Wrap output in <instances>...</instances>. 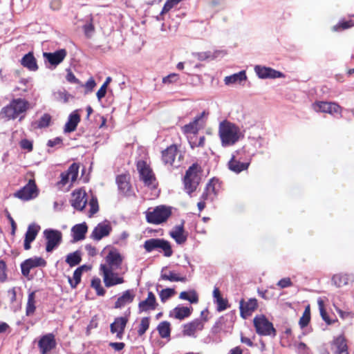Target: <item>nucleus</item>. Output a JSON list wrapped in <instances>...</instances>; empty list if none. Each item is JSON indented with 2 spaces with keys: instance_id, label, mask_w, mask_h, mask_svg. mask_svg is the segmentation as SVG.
Listing matches in <instances>:
<instances>
[{
  "instance_id": "24",
  "label": "nucleus",
  "mask_w": 354,
  "mask_h": 354,
  "mask_svg": "<svg viewBox=\"0 0 354 354\" xmlns=\"http://www.w3.org/2000/svg\"><path fill=\"white\" fill-rule=\"evenodd\" d=\"M177 153V147L175 145H171L166 149L162 151V160L165 165H171L175 160Z\"/></svg>"
},
{
  "instance_id": "42",
  "label": "nucleus",
  "mask_w": 354,
  "mask_h": 354,
  "mask_svg": "<svg viewBox=\"0 0 354 354\" xmlns=\"http://www.w3.org/2000/svg\"><path fill=\"white\" fill-rule=\"evenodd\" d=\"M318 304H319L321 317H322V319L327 324V325H331V324H334L335 322H337V319H331L329 318L326 311L324 309V302L322 299L318 300Z\"/></svg>"
},
{
  "instance_id": "33",
  "label": "nucleus",
  "mask_w": 354,
  "mask_h": 354,
  "mask_svg": "<svg viewBox=\"0 0 354 354\" xmlns=\"http://www.w3.org/2000/svg\"><path fill=\"white\" fill-rule=\"evenodd\" d=\"M221 53H223V51L215 50L214 53H212L211 51L193 53L192 55L200 61H205L209 59H214L218 57Z\"/></svg>"
},
{
  "instance_id": "2",
  "label": "nucleus",
  "mask_w": 354,
  "mask_h": 354,
  "mask_svg": "<svg viewBox=\"0 0 354 354\" xmlns=\"http://www.w3.org/2000/svg\"><path fill=\"white\" fill-rule=\"evenodd\" d=\"M199 166L198 164H193L185 172L183 178V183L185 192L191 196L192 193L196 191L201 180L198 174Z\"/></svg>"
},
{
  "instance_id": "19",
  "label": "nucleus",
  "mask_w": 354,
  "mask_h": 354,
  "mask_svg": "<svg viewBox=\"0 0 354 354\" xmlns=\"http://www.w3.org/2000/svg\"><path fill=\"white\" fill-rule=\"evenodd\" d=\"M111 230L112 228L109 223H100L93 230L91 238L95 241H100L102 238L109 236Z\"/></svg>"
},
{
  "instance_id": "31",
  "label": "nucleus",
  "mask_w": 354,
  "mask_h": 354,
  "mask_svg": "<svg viewBox=\"0 0 354 354\" xmlns=\"http://www.w3.org/2000/svg\"><path fill=\"white\" fill-rule=\"evenodd\" d=\"M204 115H205V112H203L201 114L196 116L192 122L183 126V131L185 133L196 134L199 129L198 127V121L202 119V118L203 117Z\"/></svg>"
},
{
  "instance_id": "53",
  "label": "nucleus",
  "mask_w": 354,
  "mask_h": 354,
  "mask_svg": "<svg viewBox=\"0 0 354 354\" xmlns=\"http://www.w3.org/2000/svg\"><path fill=\"white\" fill-rule=\"evenodd\" d=\"M90 205V216L95 214L99 209L97 200L93 197L89 201Z\"/></svg>"
},
{
  "instance_id": "10",
  "label": "nucleus",
  "mask_w": 354,
  "mask_h": 354,
  "mask_svg": "<svg viewBox=\"0 0 354 354\" xmlns=\"http://www.w3.org/2000/svg\"><path fill=\"white\" fill-rule=\"evenodd\" d=\"M313 109L317 112L327 113L331 115L340 113L341 106L335 102H317L313 104Z\"/></svg>"
},
{
  "instance_id": "38",
  "label": "nucleus",
  "mask_w": 354,
  "mask_h": 354,
  "mask_svg": "<svg viewBox=\"0 0 354 354\" xmlns=\"http://www.w3.org/2000/svg\"><path fill=\"white\" fill-rule=\"evenodd\" d=\"M157 330L158 331V333L160 336L162 338H167L170 337L171 333V328H170V323L167 321H163L161 322L158 327Z\"/></svg>"
},
{
  "instance_id": "16",
  "label": "nucleus",
  "mask_w": 354,
  "mask_h": 354,
  "mask_svg": "<svg viewBox=\"0 0 354 354\" xmlns=\"http://www.w3.org/2000/svg\"><path fill=\"white\" fill-rule=\"evenodd\" d=\"M128 319L125 317H116L114 322L110 325V331L111 333H116V337L121 339L123 337Z\"/></svg>"
},
{
  "instance_id": "11",
  "label": "nucleus",
  "mask_w": 354,
  "mask_h": 354,
  "mask_svg": "<svg viewBox=\"0 0 354 354\" xmlns=\"http://www.w3.org/2000/svg\"><path fill=\"white\" fill-rule=\"evenodd\" d=\"M56 341L53 333H48L43 335L38 342V346L41 354H47L55 348Z\"/></svg>"
},
{
  "instance_id": "12",
  "label": "nucleus",
  "mask_w": 354,
  "mask_h": 354,
  "mask_svg": "<svg viewBox=\"0 0 354 354\" xmlns=\"http://www.w3.org/2000/svg\"><path fill=\"white\" fill-rule=\"evenodd\" d=\"M257 307L258 302L255 298H250L247 301L242 299L239 302L241 317L246 319L252 314Z\"/></svg>"
},
{
  "instance_id": "35",
  "label": "nucleus",
  "mask_w": 354,
  "mask_h": 354,
  "mask_svg": "<svg viewBox=\"0 0 354 354\" xmlns=\"http://www.w3.org/2000/svg\"><path fill=\"white\" fill-rule=\"evenodd\" d=\"M10 103L18 115L25 112L28 108V102L21 98L15 99Z\"/></svg>"
},
{
  "instance_id": "61",
  "label": "nucleus",
  "mask_w": 354,
  "mask_h": 354,
  "mask_svg": "<svg viewBox=\"0 0 354 354\" xmlns=\"http://www.w3.org/2000/svg\"><path fill=\"white\" fill-rule=\"evenodd\" d=\"M310 319V315H308V314L303 315L302 317L300 318L299 322L300 327L301 328H304V327H306L308 324Z\"/></svg>"
},
{
  "instance_id": "52",
  "label": "nucleus",
  "mask_w": 354,
  "mask_h": 354,
  "mask_svg": "<svg viewBox=\"0 0 354 354\" xmlns=\"http://www.w3.org/2000/svg\"><path fill=\"white\" fill-rule=\"evenodd\" d=\"M215 303L217 304V310L221 312L225 310L227 308V300L221 298H217Z\"/></svg>"
},
{
  "instance_id": "17",
  "label": "nucleus",
  "mask_w": 354,
  "mask_h": 354,
  "mask_svg": "<svg viewBox=\"0 0 354 354\" xmlns=\"http://www.w3.org/2000/svg\"><path fill=\"white\" fill-rule=\"evenodd\" d=\"M137 167L140 178L144 181L145 184L148 186L152 185L153 181L155 180V177L152 171L147 167L145 162L139 161Z\"/></svg>"
},
{
  "instance_id": "21",
  "label": "nucleus",
  "mask_w": 354,
  "mask_h": 354,
  "mask_svg": "<svg viewBox=\"0 0 354 354\" xmlns=\"http://www.w3.org/2000/svg\"><path fill=\"white\" fill-rule=\"evenodd\" d=\"M105 260L106 263V265L111 268V270H114L120 266L122 262V257L117 251L111 250L106 255Z\"/></svg>"
},
{
  "instance_id": "20",
  "label": "nucleus",
  "mask_w": 354,
  "mask_h": 354,
  "mask_svg": "<svg viewBox=\"0 0 354 354\" xmlns=\"http://www.w3.org/2000/svg\"><path fill=\"white\" fill-rule=\"evenodd\" d=\"M158 305L155 295L149 292L147 299L138 304L139 313L154 310Z\"/></svg>"
},
{
  "instance_id": "56",
  "label": "nucleus",
  "mask_w": 354,
  "mask_h": 354,
  "mask_svg": "<svg viewBox=\"0 0 354 354\" xmlns=\"http://www.w3.org/2000/svg\"><path fill=\"white\" fill-rule=\"evenodd\" d=\"M178 80V75L176 73H171L162 79V82L165 84H170L176 82Z\"/></svg>"
},
{
  "instance_id": "9",
  "label": "nucleus",
  "mask_w": 354,
  "mask_h": 354,
  "mask_svg": "<svg viewBox=\"0 0 354 354\" xmlns=\"http://www.w3.org/2000/svg\"><path fill=\"white\" fill-rule=\"evenodd\" d=\"M46 261L41 257H33L25 260L21 264V273L24 276L28 277L32 268L37 267H44Z\"/></svg>"
},
{
  "instance_id": "13",
  "label": "nucleus",
  "mask_w": 354,
  "mask_h": 354,
  "mask_svg": "<svg viewBox=\"0 0 354 354\" xmlns=\"http://www.w3.org/2000/svg\"><path fill=\"white\" fill-rule=\"evenodd\" d=\"M67 55L65 49H59L54 53H44L43 56L45 62H48L51 66L56 67L63 62Z\"/></svg>"
},
{
  "instance_id": "59",
  "label": "nucleus",
  "mask_w": 354,
  "mask_h": 354,
  "mask_svg": "<svg viewBox=\"0 0 354 354\" xmlns=\"http://www.w3.org/2000/svg\"><path fill=\"white\" fill-rule=\"evenodd\" d=\"M96 83L95 80L91 77L84 84V87L86 88L85 93H87L88 92H91L93 88L95 86Z\"/></svg>"
},
{
  "instance_id": "27",
  "label": "nucleus",
  "mask_w": 354,
  "mask_h": 354,
  "mask_svg": "<svg viewBox=\"0 0 354 354\" xmlns=\"http://www.w3.org/2000/svg\"><path fill=\"white\" fill-rule=\"evenodd\" d=\"M203 327V323L199 319H196L184 325L183 334L188 336L194 335L196 330H202Z\"/></svg>"
},
{
  "instance_id": "18",
  "label": "nucleus",
  "mask_w": 354,
  "mask_h": 354,
  "mask_svg": "<svg viewBox=\"0 0 354 354\" xmlns=\"http://www.w3.org/2000/svg\"><path fill=\"white\" fill-rule=\"evenodd\" d=\"M331 350L334 354H349L346 339L344 335H339L334 337L331 342Z\"/></svg>"
},
{
  "instance_id": "64",
  "label": "nucleus",
  "mask_w": 354,
  "mask_h": 354,
  "mask_svg": "<svg viewBox=\"0 0 354 354\" xmlns=\"http://www.w3.org/2000/svg\"><path fill=\"white\" fill-rule=\"evenodd\" d=\"M83 28L86 36H89L94 30V26L91 23L86 24Z\"/></svg>"
},
{
  "instance_id": "26",
  "label": "nucleus",
  "mask_w": 354,
  "mask_h": 354,
  "mask_svg": "<svg viewBox=\"0 0 354 354\" xmlns=\"http://www.w3.org/2000/svg\"><path fill=\"white\" fill-rule=\"evenodd\" d=\"M169 235L178 244L184 243L187 240V236L184 235V222L181 225H176L174 230L169 232Z\"/></svg>"
},
{
  "instance_id": "28",
  "label": "nucleus",
  "mask_w": 354,
  "mask_h": 354,
  "mask_svg": "<svg viewBox=\"0 0 354 354\" xmlns=\"http://www.w3.org/2000/svg\"><path fill=\"white\" fill-rule=\"evenodd\" d=\"M250 165V162H241L235 158L233 156L228 162V168L230 170L239 174L244 170H246Z\"/></svg>"
},
{
  "instance_id": "49",
  "label": "nucleus",
  "mask_w": 354,
  "mask_h": 354,
  "mask_svg": "<svg viewBox=\"0 0 354 354\" xmlns=\"http://www.w3.org/2000/svg\"><path fill=\"white\" fill-rule=\"evenodd\" d=\"M51 120V116L48 114H44L37 121V127L39 128H45L49 126Z\"/></svg>"
},
{
  "instance_id": "5",
  "label": "nucleus",
  "mask_w": 354,
  "mask_h": 354,
  "mask_svg": "<svg viewBox=\"0 0 354 354\" xmlns=\"http://www.w3.org/2000/svg\"><path fill=\"white\" fill-rule=\"evenodd\" d=\"M253 323L257 334L263 336H276L277 331L273 324L268 321L265 315L256 316L253 319Z\"/></svg>"
},
{
  "instance_id": "15",
  "label": "nucleus",
  "mask_w": 354,
  "mask_h": 354,
  "mask_svg": "<svg viewBox=\"0 0 354 354\" xmlns=\"http://www.w3.org/2000/svg\"><path fill=\"white\" fill-rule=\"evenodd\" d=\"M87 203L86 193L82 190H75L72 193L71 204L75 209L82 211Z\"/></svg>"
},
{
  "instance_id": "22",
  "label": "nucleus",
  "mask_w": 354,
  "mask_h": 354,
  "mask_svg": "<svg viewBox=\"0 0 354 354\" xmlns=\"http://www.w3.org/2000/svg\"><path fill=\"white\" fill-rule=\"evenodd\" d=\"M136 295L133 290H127L124 291L122 295L118 298L115 303L114 308H121L125 305L132 303Z\"/></svg>"
},
{
  "instance_id": "44",
  "label": "nucleus",
  "mask_w": 354,
  "mask_h": 354,
  "mask_svg": "<svg viewBox=\"0 0 354 354\" xmlns=\"http://www.w3.org/2000/svg\"><path fill=\"white\" fill-rule=\"evenodd\" d=\"M348 277L346 275L339 274H335L332 278V282L337 287H342L348 283Z\"/></svg>"
},
{
  "instance_id": "45",
  "label": "nucleus",
  "mask_w": 354,
  "mask_h": 354,
  "mask_svg": "<svg viewBox=\"0 0 354 354\" xmlns=\"http://www.w3.org/2000/svg\"><path fill=\"white\" fill-rule=\"evenodd\" d=\"M15 110V109L10 103L9 105L3 108L1 114L3 115L8 119H15L18 116Z\"/></svg>"
},
{
  "instance_id": "60",
  "label": "nucleus",
  "mask_w": 354,
  "mask_h": 354,
  "mask_svg": "<svg viewBox=\"0 0 354 354\" xmlns=\"http://www.w3.org/2000/svg\"><path fill=\"white\" fill-rule=\"evenodd\" d=\"M353 26H354V22H353L352 21H343V22L340 23L339 26H333V30H337L338 27H341L342 29H346V28H351Z\"/></svg>"
},
{
  "instance_id": "63",
  "label": "nucleus",
  "mask_w": 354,
  "mask_h": 354,
  "mask_svg": "<svg viewBox=\"0 0 354 354\" xmlns=\"http://www.w3.org/2000/svg\"><path fill=\"white\" fill-rule=\"evenodd\" d=\"M106 88L107 87L102 84L100 88L97 91L96 95L98 100H101V99L105 96L106 93Z\"/></svg>"
},
{
  "instance_id": "14",
  "label": "nucleus",
  "mask_w": 354,
  "mask_h": 354,
  "mask_svg": "<svg viewBox=\"0 0 354 354\" xmlns=\"http://www.w3.org/2000/svg\"><path fill=\"white\" fill-rule=\"evenodd\" d=\"M254 71L258 77L261 79H275L284 77V75L281 72L270 67L257 65L254 67Z\"/></svg>"
},
{
  "instance_id": "25",
  "label": "nucleus",
  "mask_w": 354,
  "mask_h": 354,
  "mask_svg": "<svg viewBox=\"0 0 354 354\" xmlns=\"http://www.w3.org/2000/svg\"><path fill=\"white\" fill-rule=\"evenodd\" d=\"M21 64L31 71H36L38 69L36 59L32 52H29L21 58Z\"/></svg>"
},
{
  "instance_id": "29",
  "label": "nucleus",
  "mask_w": 354,
  "mask_h": 354,
  "mask_svg": "<svg viewBox=\"0 0 354 354\" xmlns=\"http://www.w3.org/2000/svg\"><path fill=\"white\" fill-rule=\"evenodd\" d=\"M88 227L85 223L74 225L71 229L73 239L76 241L84 239Z\"/></svg>"
},
{
  "instance_id": "4",
  "label": "nucleus",
  "mask_w": 354,
  "mask_h": 354,
  "mask_svg": "<svg viewBox=\"0 0 354 354\" xmlns=\"http://www.w3.org/2000/svg\"><path fill=\"white\" fill-rule=\"evenodd\" d=\"M171 214V209L169 207L160 205L152 212H146L147 221L152 224H160L165 222Z\"/></svg>"
},
{
  "instance_id": "7",
  "label": "nucleus",
  "mask_w": 354,
  "mask_h": 354,
  "mask_svg": "<svg viewBox=\"0 0 354 354\" xmlns=\"http://www.w3.org/2000/svg\"><path fill=\"white\" fill-rule=\"evenodd\" d=\"M100 270L103 274V280L106 287L110 288L124 283V279L118 277V273L114 272V270H111L106 265L101 264Z\"/></svg>"
},
{
  "instance_id": "58",
  "label": "nucleus",
  "mask_w": 354,
  "mask_h": 354,
  "mask_svg": "<svg viewBox=\"0 0 354 354\" xmlns=\"http://www.w3.org/2000/svg\"><path fill=\"white\" fill-rule=\"evenodd\" d=\"M62 144V139L60 137H57L54 139L49 140L47 142V146L54 147L56 146H61Z\"/></svg>"
},
{
  "instance_id": "46",
  "label": "nucleus",
  "mask_w": 354,
  "mask_h": 354,
  "mask_svg": "<svg viewBox=\"0 0 354 354\" xmlns=\"http://www.w3.org/2000/svg\"><path fill=\"white\" fill-rule=\"evenodd\" d=\"M82 273L80 272V268H77L73 272V279H72L68 277V283L71 288H75L81 281V277Z\"/></svg>"
},
{
  "instance_id": "62",
  "label": "nucleus",
  "mask_w": 354,
  "mask_h": 354,
  "mask_svg": "<svg viewBox=\"0 0 354 354\" xmlns=\"http://www.w3.org/2000/svg\"><path fill=\"white\" fill-rule=\"evenodd\" d=\"M20 147L21 149H27L29 151L32 149V142L27 139H24L20 142Z\"/></svg>"
},
{
  "instance_id": "48",
  "label": "nucleus",
  "mask_w": 354,
  "mask_h": 354,
  "mask_svg": "<svg viewBox=\"0 0 354 354\" xmlns=\"http://www.w3.org/2000/svg\"><path fill=\"white\" fill-rule=\"evenodd\" d=\"M175 294V290L173 288H165L162 290L160 293V298L162 302H165L167 299L171 297Z\"/></svg>"
},
{
  "instance_id": "32",
  "label": "nucleus",
  "mask_w": 354,
  "mask_h": 354,
  "mask_svg": "<svg viewBox=\"0 0 354 354\" xmlns=\"http://www.w3.org/2000/svg\"><path fill=\"white\" fill-rule=\"evenodd\" d=\"M247 78L245 71H241L237 73H234L232 75L227 76L224 79L225 84L226 85H230L233 84H241L243 81Z\"/></svg>"
},
{
  "instance_id": "36",
  "label": "nucleus",
  "mask_w": 354,
  "mask_h": 354,
  "mask_svg": "<svg viewBox=\"0 0 354 354\" xmlns=\"http://www.w3.org/2000/svg\"><path fill=\"white\" fill-rule=\"evenodd\" d=\"M192 307L177 306L174 309L175 313V318L178 319H183L188 317L192 313Z\"/></svg>"
},
{
  "instance_id": "37",
  "label": "nucleus",
  "mask_w": 354,
  "mask_h": 354,
  "mask_svg": "<svg viewBox=\"0 0 354 354\" xmlns=\"http://www.w3.org/2000/svg\"><path fill=\"white\" fill-rule=\"evenodd\" d=\"M35 291L28 294L26 304V314L27 316L32 315L35 311Z\"/></svg>"
},
{
  "instance_id": "47",
  "label": "nucleus",
  "mask_w": 354,
  "mask_h": 354,
  "mask_svg": "<svg viewBox=\"0 0 354 354\" xmlns=\"http://www.w3.org/2000/svg\"><path fill=\"white\" fill-rule=\"evenodd\" d=\"M150 319L149 317H143L141 319L140 324L139 325V328L138 330V334L139 336H142L146 331L148 330L149 327Z\"/></svg>"
},
{
  "instance_id": "41",
  "label": "nucleus",
  "mask_w": 354,
  "mask_h": 354,
  "mask_svg": "<svg viewBox=\"0 0 354 354\" xmlns=\"http://www.w3.org/2000/svg\"><path fill=\"white\" fill-rule=\"evenodd\" d=\"M116 183L118 189L122 192H127L129 189V183L126 175H120L116 178Z\"/></svg>"
},
{
  "instance_id": "23",
  "label": "nucleus",
  "mask_w": 354,
  "mask_h": 354,
  "mask_svg": "<svg viewBox=\"0 0 354 354\" xmlns=\"http://www.w3.org/2000/svg\"><path fill=\"white\" fill-rule=\"evenodd\" d=\"M80 121V116L77 113V110L74 111L68 116V121L64 127V132L71 133L74 131L76 129Z\"/></svg>"
},
{
  "instance_id": "40",
  "label": "nucleus",
  "mask_w": 354,
  "mask_h": 354,
  "mask_svg": "<svg viewBox=\"0 0 354 354\" xmlns=\"http://www.w3.org/2000/svg\"><path fill=\"white\" fill-rule=\"evenodd\" d=\"M179 298L189 301L191 304H196L198 301V297L195 290L189 292L183 291L180 293Z\"/></svg>"
},
{
  "instance_id": "55",
  "label": "nucleus",
  "mask_w": 354,
  "mask_h": 354,
  "mask_svg": "<svg viewBox=\"0 0 354 354\" xmlns=\"http://www.w3.org/2000/svg\"><path fill=\"white\" fill-rule=\"evenodd\" d=\"M292 285V283L289 277L283 278L279 280L277 283V286L281 288H285L290 287Z\"/></svg>"
},
{
  "instance_id": "6",
  "label": "nucleus",
  "mask_w": 354,
  "mask_h": 354,
  "mask_svg": "<svg viewBox=\"0 0 354 354\" xmlns=\"http://www.w3.org/2000/svg\"><path fill=\"white\" fill-rule=\"evenodd\" d=\"M43 234L46 240V251L47 252H52L62 241V234L57 230L46 229Z\"/></svg>"
},
{
  "instance_id": "51",
  "label": "nucleus",
  "mask_w": 354,
  "mask_h": 354,
  "mask_svg": "<svg viewBox=\"0 0 354 354\" xmlns=\"http://www.w3.org/2000/svg\"><path fill=\"white\" fill-rule=\"evenodd\" d=\"M182 0H167L160 12V15H162L169 12L173 7L176 6Z\"/></svg>"
},
{
  "instance_id": "43",
  "label": "nucleus",
  "mask_w": 354,
  "mask_h": 354,
  "mask_svg": "<svg viewBox=\"0 0 354 354\" xmlns=\"http://www.w3.org/2000/svg\"><path fill=\"white\" fill-rule=\"evenodd\" d=\"M91 286L96 290V294L98 296H104L106 293V290L101 286L100 279L95 277L91 280Z\"/></svg>"
},
{
  "instance_id": "3",
  "label": "nucleus",
  "mask_w": 354,
  "mask_h": 354,
  "mask_svg": "<svg viewBox=\"0 0 354 354\" xmlns=\"http://www.w3.org/2000/svg\"><path fill=\"white\" fill-rule=\"evenodd\" d=\"M143 247L147 252H151L153 250H159L163 252L164 256L169 257L173 254V250L170 243L163 239H149L145 241Z\"/></svg>"
},
{
  "instance_id": "54",
  "label": "nucleus",
  "mask_w": 354,
  "mask_h": 354,
  "mask_svg": "<svg viewBox=\"0 0 354 354\" xmlns=\"http://www.w3.org/2000/svg\"><path fill=\"white\" fill-rule=\"evenodd\" d=\"M6 264L3 260H0V282H4L7 279Z\"/></svg>"
},
{
  "instance_id": "8",
  "label": "nucleus",
  "mask_w": 354,
  "mask_h": 354,
  "mask_svg": "<svg viewBox=\"0 0 354 354\" xmlns=\"http://www.w3.org/2000/svg\"><path fill=\"white\" fill-rule=\"evenodd\" d=\"M14 196L22 200H30L37 196V188L35 180H29L28 184L20 189Z\"/></svg>"
},
{
  "instance_id": "34",
  "label": "nucleus",
  "mask_w": 354,
  "mask_h": 354,
  "mask_svg": "<svg viewBox=\"0 0 354 354\" xmlns=\"http://www.w3.org/2000/svg\"><path fill=\"white\" fill-rule=\"evenodd\" d=\"M82 261V253L80 250H76L73 252L69 253L66 257V263L71 267H74L80 263Z\"/></svg>"
},
{
  "instance_id": "1",
  "label": "nucleus",
  "mask_w": 354,
  "mask_h": 354,
  "mask_svg": "<svg viewBox=\"0 0 354 354\" xmlns=\"http://www.w3.org/2000/svg\"><path fill=\"white\" fill-rule=\"evenodd\" d=\"M218 135L223 147L233 145L244 137L240 128L227 120L219 123Z\"/></svg>"
},
{
  "instance_id": "39",
  "label": "nucleus",
  "mask_w": 354,
  "mask_h": 354,
  "mask_svg": "<svg viewBox=\"0 0 354 354\" xmlns=\"http://www.w3.org/2000/svg\"><path fill=\"white\" fill-rule=\"evenodd\" d=\"M41 227L39 225L31 223L28 225L27 231L25 234V239L34 241L39 233Z\"/></svg>"
},
{
  "instance_id": "50",
  "label": "nucleus",
  "mask_w": 354,
  "mask_h": 354,
  "mask_svg": "<svg viewBox=\"0 0 354 354\" xmlns=\"http://www.w3.org/2000/svg\"><path fill=\"white\" fill-rule=\"evenodd\" d=\"M79 166L76 163H73L68 168L67 174L71 176V182L75 181L78 176Z\"/></svg>"
},
{
  "instance_id": "30",
  "label": "nucleus",
  "mask_w": 354,
  "mask_h": 354,
  "mask_svg": "<svg viewBox=\"0 0 354 354\" xmlns=\"http://www.w3.org/2000/svg\"><path fill=\"white\" fill-rule=\"evenodd\" d=\"M167 269V267H163L161 270L160 273V279L162 280H167L169 281H180V282H186L187 277H180L174 271H169L167 274L165 271Z\"/></svg>"
},
{
  "instance_id": "57",
  "label": "nucleus",
  "mask_w": 354,
  "mask_h": 354,
  "mask_svg": "<svg viewBox=\"0 0 354 354\" xmlns=\"http://www.w3.org/2000/svg\"><path fill=\"white\" fill-rule=\"evenodd\" d=\"M223 317H221L216 322V323L214 324V325L213 326L212 328V333L214 334H218L220 333L221 330V326L223 324Z\"/></svg>"
}]
</instances>
